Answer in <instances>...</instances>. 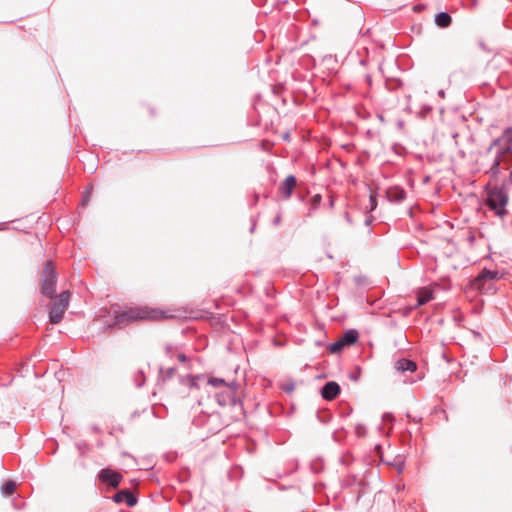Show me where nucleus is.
<instances>
[{"instance_id":"obj_11","label":"nucleus","mask_w":512,"mask_h":512,"mask_svg":"<svg viewBox=\"0 0 512 512\" xmlns=\"http://www.w3.org/2000/svg\"><path fill=\"white\" fill-rule=\"evenodd\" d=\"M296 186V178L292 175L288 176L280 186V192L284 198H289Z\"/></svg>"},{"instance_id":"obj_3","label":"nucleus","mask_w":512,"mask_h":512,"mask_svg":"<svg viewBox=\"0 0 512 512\" xmlns=\"http://www.w3.org/2000/svg\"><path fill=\"white\" fill-rule=\"evenodd\" d=\"M71 293L66 290L53 299L50 304L49 321L51 324H58L64 317L69 306Z\"/></svg>"},{"instance_id":"obj_12","label":"nucleus","mask_w":512,"mask_h":512,"mask_svg":"<svg viewBox=\"0 0 512 512\" xmlns=\"http://www.w3.org/2000/svg\"><path fill=\"white\" fill-rule=\"evenodd\" d=\"M395 369L400 372L410 371L414 372L417 369L415 362L408 359H400L395 363Z\"/></svg>"},{"instance_id":"obj_10","label":"nucleus","mask_w":512,"mask_h":512,"mask_svg":"<svg viewBox=\"0 0 512 512\" xmlns=\"http://www.w3.org/2000/svg\"><path fill=\"white\" fill-rule=\"evenodd\" d=\"M114 501L117 503L126 502L129 507H133L137 500L134 495L128 490H121L116 493L113 497Z\"/></svg>"},{"instance_id":"obj_17","label":"nucleus","mask_w":512,"mask_h":512,"mask_svg":"<svg viewBox=\"0 0 512 512\" xmlns=\"http://www.w3.org/2000/svg\"><path fill=\"white\" fill-rule=\"evenodd\" d=\"M344 347H346L345 343L343 342V340L340 338L338 339L336 342L332 343L330 346H329V351L331 353H339Z\"/></svg>"},{"instance_id":"obj_14","label":"nucleus","mask_w":512,"mask_h":512,"mask_svg":"<svg viewBox=\"0 0 512 512\" xmlns=\"http://www.w3.org/2000/svg\"><path fill=\"white\" fill-rule=\"evenodd\" d=\"M451 16L448 13L441 12L435 17V22L439 27L445 28L451 24Z\"/></svg>"},{"instance_id":"obj_15","label":"nucleus","mask_w":512,"mask_h":512,"mask_svg":"<svg viewBox=\"0 0 512 512\" xmlns=\"http://www.w3.org/2000/svg\"><path fill=\"white\" fill-rule=\"evenodd\" d=\"M341 339L343 340L346 346L352 345L358 339V332L355 330H349L341 337Z\"/></svg>"},{"instance_id":"obj_18","label":"nucleus","mask_w":512,"mask_h":512,"mask_svg":"<svg viewBox=\"0 0 512 512\" xmlns=\"http://www.w3.org/2000/svg\"><path fill=\"white\" fill-rule=\"evenodd\" d=\"M405 198V192L403 190H396L395 191V200L401 201Z\"/></svg>"},{"instance_id":"obj_2","label":"nucleus","mask_w":512,"mask_h":512,"mask_svg":"<svg viewBox=\"0 0 512 512\" xmlns=\"http://www.w3.org/2000/svg\"><path fill=\"white\" fill-rule=\"evenodd\" d=\"M508 196L503 188L498 186H488L486 205L494 211L496 216L504 217L507 213L506 204Z\"/></svg>"},{"instance_id":"obj_4","label":"nucleus","mask_w":512,"mask_h":512,"mask_svg":"<svg viewBox=\"0 0 512 512\" xmlns=\"http://www.w3.org/2000/svg\"><path fill=\"white\" fill-rule=\"evenodd\" d=\"M504 141L506 147L503 149V152L499 157H497L494 161L493 166L491 167V172L493 175H496L501 163L512 164V153L509 148V144L512 142V127H508L505 129L503 136L501 139L496 140L491 149L498 144V142Z\"/></svg>"},{"instance_id":"obj_5","label":"nucleus","mask_w":512,"mask_h":512,"mask_svg":"<svg viewBox=\"0 0 512 512\" xmlns=\"http://www.w3.org/2000/svg\"><path fill=\"white\" fill-rule=\"evenodd\" d=\"M57 282L55 267L51 261H47L42 272L41 293L49 298H53Z\"/></svg>"},{"instance_id":"obj_6","label":"nucleus","mask_w":512,"mask_h":512,"mask_svg":"<svg viewBox=\"0 0 512 512\" xmlns=\"http://www.w3.org/2000/svg\"><path fill=\"white\" fill-rule=\"evenodd\" d=\"M500 279L498 271L484 269L476 278L471 282V287L481 292L490 291L493 288L494 281Z\"/></svg>"},{"instance_id":"obj_21","label":"nucleus","mask_w":512,"mask_h":512,"mask_svg":"<svg viewBox=\"0 0 512 512\" xmlns=\"http://www.w3.org/2000/svg\"><path fill=\"white\" fill-rule=\"evenodd\" d=\"M91 193H92V187L89 188V190L86 192L85 196H84V203L86 204L87 201L89 200V197L91 196Z\"/></svg>"},{"instance_id":"obj_23","label":"nucleus","mask_w":512,"mask_h":512,"mask_svg":"<svg viewBox=\"0 0 512 512\" xmlns=\"http://www.w3.org/2000/svg\"><path fill=\"white\" fill-rule=\"evenodd\" d=\"M190 386H191V388H198V387H197V384H196V382H195V380H194V379H192V380L190 381Z\"/></svg>"},{"instance_id":"obj_1","label":"nucleus","mask_w":512,"mask_h":512,"mask_svg":"<svg viewBox=\"0 0 512 512\" xmlns=\"http://www.w3.org/2000/svg\"><path fill=\"white\" fill-rule=\"evenodd\" d=\"M169 317L170 316L165 311L159 309L149 307H136L130 308L129 310L121 313H116L114 325L127 324L131 321L138 320L159 321Z\"/></svg>"},{"instance_id":"obj_19","label":"nucleus","mask_w":512,"mask_h":512,"mask_svg":"<svg viewBox=\"0 0 512 512\" xmlns=\"http://www.w3.org/2000/svg\"><path fill=\"white\" fill-rule=\"evenodd\" d=\"M370 210H374L377 206L376 198L372 194L369 196Z\"/></svg>"},{"instance_id":"obj_9","label":"nucleus","mask_w":512,"mask_h":512,"mask_svg":"<svg viewBox=\"0 0 512 512\" xmlns=\"http://www.w3.org/2000/svg\"><path fill=\"white\" fill-rule=\"evenodd\" d=\"M340 393V386L333 381L327 382L322 388L321 394L325 400L331 401Z\"/></svg>"},{"instance_id":"obj_13","label":"nucleus","mask_w":512,"mask_h":512,"mask_svg":"<svg viewBox=\"0 0 512 512\" xmlns=\"http://www.w3.org/2000/svg\"><path fill=\"white\" fill-rule=\"evenodd\" d=\"M433 299V291L429 288H421L417 291L418 306L424 305Z\"/></svg>"},{"instance_id":"obj_7","label":"nucleus","mask_w":512,"mask_h":512,"mask_svg":"<svg viewBox=\"0 0 512 512\" xmlns=\"http://www.w3.org/2000/svg\"><path fill=\"white\" fill-rule=\"evenodd\" d=\"M208 385H211L215 388H221L222 392L218 399V402L220 405L224 406L229 403L234 402L235 394H236V387L232 384L226 383L221 378H210L208 380Z\"/></svg>"},{"instance_id":"obj_8","label":"nucleus","mask_w":512,"mask_h":512,"mask_svg":"<svg viewBox=\"0 0 512 512\" xmlns=\"http://www.w3.org/2000/svg\"><path fill=\"white\" fill-rule=\"evenodd\" d=\"M122 475L110 468L102 469L98 474V479L102 483H106L113 488H117L122 481Z\"/></svg>"},{"instance_id":"obj_16","label":"nucleus","mask_w":512,"mask_h":512,"mask_svg":"<svg viewBox=\"0 0 512 512\" xmlns=\"http://www.w3.org/2000/svg\"><path fill=\"white\" fill-rule=\"evenodd\" d=\"M1 490L4 495H12L16 490V483L14 481H7Z\"/></svg>"},{"instance_id":"obj_22","label":"nucleus","mask_w":512,"mask_h":512,"mask_svg":"<svg viewBox=\"0 0 512 512\" xmlns=\"http://www.w3.org/2000/svg\"><path fill=\"white\" fill-rule=\"evenodd\" d=\"M177 358L180 362H185L187 360L186 355L182 353L178 354Z\"/></svg>"},{"instance_id":"obj_20","label":"nucleus","mask_w":512,"mask_h":512,"mask_svg":"<svg viewBox=\"0 0 512 512\" xmlns=\"http://www.w3.org/2000/svg\"><path fill=\"white\" fill-rule=\"evenodd\" d=\"M312 201H313L314 205H318L320 203V201H321V196L319 194L314 195L313 198H312Z\"/></svg>"}]
</instances>
